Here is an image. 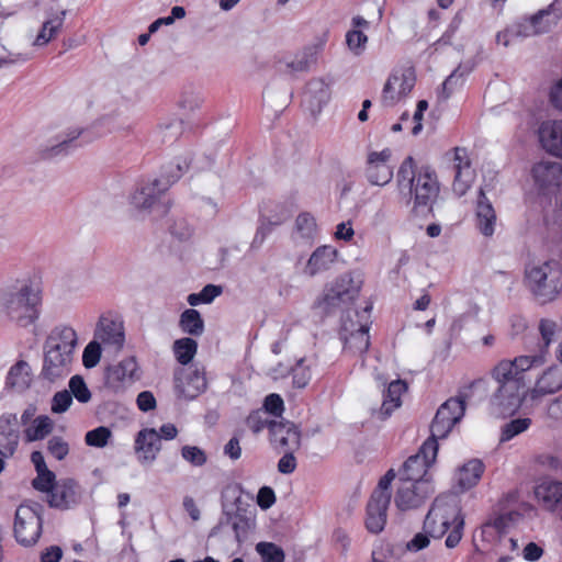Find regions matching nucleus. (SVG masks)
I'll use <instances>...</instances> for the list:
<instances>
[{"label": "nucleus", "mask_w": 562, "mask_h": 562, "mask_svg": "<svg viewBox=\"0 0 562 562\" xmlns=\"http://www.w3.org/2000/svg\"><path fill=\"white\" fill-rule=\"evenodd\" d=\"M265 414H271L274 417H280L284 411V403L282 397L277 393H271L266 396L263 402Z\"/></svg>", "instance_id": "62"}, {"label": "nucleus", "mask_w": 562, "mask_h": 562, "mask_svg": "<svg viewBox=\"0 0 562 562\" xmlns=\"http://www.w3.org/2000/svg\"><path fill=\"white\" fill-rule=\"evenodd\" d=\"M432 493L434 487L430 481H402L395 494L394 503L402 512L414 509L423 505L426 498Z\"/></svg>", "instance_id": "12"}, {"label": "nucleus", "mask_w": 562, "mask_h": 562, "mask_svg": "<svg viewBox=\"0 0 562 562\" xmlns=\"http://www.w3.org/2000/svg\"><path fill=\"white\" fill-rule=\"evenodd\" d=\"M18 424L16 414H3L0 417V456L9 458L15 452L20 432L14 427Z\"/></svg>", "instance_id": "26"}, {"label": "nucleus", "mask_w": 562, "mask_h": 562, "mask_svg": "<svg viewBox=\"0 0 562 562\" xmlns=\"http://www.w3.org/2000/svg\"><path fill=\"white\" fill-rule=\"evenodd\" d=\"M72 403V396L69 391L64 390L57 392L52 400L50 409L55 414H61L66 412Z\"/></svg>", "instance_id": "61"}, {"label": "nucleus", "mask_w": 562, "mask_h": 562, "mask_svg": "<svg viewBox=\"0 0 562 562\" xmlns=\"http://www.w3.org/2000/svg\"><path fill=\"white\" fill-rule=\"evenodd\" d=\"M396 179L400 191L407 190L414 199L413 211L417 215H429L440 191L435 170L429 166L416 170L413 157L408 156L400 166Z\"/></svg>", "instance_id": "2"}, {"label": "nucleus", "mask_w": 562, "mask_h": 562, "mask_svg": "<svg viewBox=\"0 0 562 562\" xmlns=\"http://www.w3.org/2000/svg\"><path fill=\"white\" fill-rule=\"evenodd\" d=\"M175 389L178 396L193 400L206 389V379L199 369L181 368L175 372Z\"/></svg>", "instance_id": "13"}, {"label": "nucleus", "mask_w": 562, "mask_h": 562, "mask_svg": "<svg viewBox=\"0 0 562 562\" xmlns=\"http://www.w3.org/2000/svg\"><path fill=\"white\" fill-rule=\"evenodd\" d=\"M82 134V130L74 128L64 135H59L54 143L47 144L40 150L43 159H53L56 157H64L74 151L79 145L76 140Z\"/></svg>", "instance_id": "27"}, {"label": "nucleus", "mask_w": 562, "mask_h": 562, "mask_svg": "<svg viewBox=\"0 0 562 562\" xmlns=\"http://www.w3.org/2000/svg\"><path fill=\"white\" fill-rule=\"evenodd\" d=\"M476 220L479 231L486 237L494 234L496 214L492 203L485 195L484 189L481 188L476 203Z\"/></svg>", "instance_id": "34"}, {"label": "nucleus", "mask_w": 562, "mask_h": 562, "mask_svg": "<svg viewBox=\"0 0 562 562\" xmlns=\"http://www.w3.org/2000/svg\"><path fill=\"white\" fill-rule=\"evenodd\" d=\"M179 327L191 336H201L204 333V321L199 311L188 308L181 313Z\"/></svg>", "instance_id": "43"}, {"label": "nucleus", "mask_w": 562, "mask_h": 562, "mask_svg": "<svg viewBox=\"0 0 562 562\" xmlns=\"http://www.w3.org/2000/svg\"><path fill=\"white\" fill-rule=\"evenodd\" d=\"M369 329L370 324H362L359 325L358 333L346 335V337L341 338L345 350L360 355L367 352L370 347Z\"/></svg>", "instance_id": "41"}, {"label": "nucleus", "mask_w": 562, "mask_h": 562, "mask_svg": "<svg viewBox=\"0 0 562 562\" xmlns=\"http://www.w3.org/2000/svg\"><path fill=\"white\" fill-rule=\"evenodd\" d=\"M525 282L539 303L552 302L562 290V268L554 260L528 267Z\"/></svg>", "instance_id": "6"}, {"label": "nucleus", "mask_w": 562, "mask_h": 562, "mask_svg": "<svg viewBox=\"0 0 562 562\" xmlns=\"http://www.w3.org/2000/svg\"><path fill=\"white\" fill-rule=\"evenodd\" d=\"M484 471V464L477 459L470 460L458 473V484L462 490H469L476 485Z\"/></svg>", "instance_id": "40"}, {"label": "nucleus", "mask_w": 562, "mask_h": 562, "mask_svg": "<svg viewBox=\"0 0 562 562\" xmlns=\"http://www.w3.org/2000/svg\"><path fill=\"white\" fill-rule=\"evenodd\" d=\"M557 323L551 319H541L539 330L543 340V346L548 348L553 340L555 334Z\"/></svg>", "instance_id": "64"}, {"label": "nucleus", "mask_w": 562, "mask_h": 562, "mask_svg": "<svg viewBox=\"0 0 562 562\" xmlns=\"http://www.w3.org/2000/svg\"><path fill=\"white\" fill-rule=\"evenodd\" d=\"M273 422L274 420L266 418L263 412L255 411L247 417L246 425L254 434H258L265 428L270 430V426Z\"/></svg>", "instance_id": "58"}, {"label": "nucleus", "mask_w": 562, "mask_h": 562, "mask_svg": "<svg viewBox=\"0 0 562 562\" xmlns=\"http://www.w3.org/2000/svg\"><path fill=\"white\" fill-rule=\"evenodd\" d=\"M191 160V157H184L167 166L159 178L140 183L131 195V205L139 213H149L165 192L189 169Z\"/></svg>", "instance_id": "5"}, {"label": "nucleus", "mask_w": 562, "mask_h": 562, "mask_svg": "<svg viewBox=\"0 0 562 562\" xmlns=\"http://www.w3.org/2000/svg\"><path fill=\"white\" fill-rule=\"evenodd\" d=\"M72 360L74 357L71 356L44 350V363L41 374L49 382L63 379L70 373Z\"/></svg>", "instance_id": "18"}, {"label": "nucleus", "mask_w": 562, "mask_h": 562, "mask_svg": "<svg viewBox=\"0 0 562 562\" xmlns=\"http://www.w3.org/2000/svg\"><path fill=\"white\" fill-rule=\"evenodd\" d=\"M202 94L193 88H187L182 91L179 99V106L188 112H194L201 108L203 103Z\"/></svg>", "instance_id": "50"}, {"label": "nucleus", "mask_w": 562, "mask_h": 562, "mask_svg": "<svg viewBox=\"0 0 562 562\" xmlns=\"http://www.w3.org/2000/svg\"><path fill=\"white\" fill-rule=\"evenodd\" d=\"M562 19V5L559 0H554L547 8L537 13L522 19L520 22L512 25L503 32L497 33V40L512 35H522V38L540 35L550 32L558 25Z\"/></svg>", "instance_id": "8"}, {"label": "nucleus", "mask_w": 562, "mask_h": 562, "mask_svg": "<svg viewBox=\"0 0 562 562\" xmlns=\"http://www.w3.org/2000/svg\"><path fill=\"white\" fill-rule=\"evenodd\" d=\"M100 358H101V344L94 339V340L90 341L83 350V355H82L83 366L88 369H91L99 363Z\"/></svg>", "instance_id": "57"}, {"label": "nucleus", "mask_w": 562, "mask_h": 562, "mask_svg": "<svg viewBox=\"0 0 562 562\" xmlns=\"http://www.w3.org/2000/svg\"><path fill=\"white\" fill-rule=\"evenodd\" d=\"M463 16L461 12H457L456 15L451 19L446 32L442 34V36L434 44L435 46H445L450 45L451 41L459 30L461 23H462Z\"/></svg>", "instance_id": "59"}, {"label": "nucleus", "mask_w": 562, "mask_h": 562, "mask_svg": "<svg viewBox=\"0 0 562 562\" xmlns=\"http://www.w3.org/2000/svg\"><path fill=\"white\" fill-rule=\"evenodd\" d=\"M472 66L459 65L442 83L443 99H448L452 91L463 83L464 77L472 71Z\"/></svg>", "instance_id": "47"}, {"label": "nucleus", "mask_w": 562, "mask_h": 562, "mask_svg": "<svg viewBox=\"0 0 562 562\" xmlns=\"http://www.w3.org/2000/svg\"><path fill=\"white\" fill-rule=\"evenodd\" d=\"M538 502L557 516L562 512V482L547 480L535 488Z\"/></svg>", "instance_id": "24"}, {"label": "nucleus", "mask_w": 562, "mask_h": 562, "mask_svg": "<svg viewBox=\"0 0 562 562\" xmlns=\"http://www.w3.org/2000/svg\"><path fill=\"white\" fill-rule=\"evenodd\" d=\"M338 251L329 245L317 247L310 256L303 272L308 277H315L330 269L337 259Z\"/></svg>", "instance_id": "28"}, {"label": "nucleus", "mask_w": 562, "mask_h": 562, "mask_svg": "<svg viewBox=\"0 0 562 562\" xmlns=\"http://www.w3.org/2000/svg\"><path fill=\"white\" fill-rule=\"evenodd\" d=\"M464 401L458 397H451L441 404L435 415L430 426V437L428 439H443L451 431L453 426L461 420L464 415Z\"/></svg>", "instance_id": "11"}, {"label": "nucleus", "mask_w": 562, "mask_h": 562, "mask_svg": "<svg viewBox=\"0 0 562 562\" xmlns=\"http://www.w3.org/2000/svg\"><path fill=\"white\" fill-rule=\"evenodd\" d=\"M66 11H59L50 14L42 24L41 30L38 31L35 40L33 41V46L43 47L46 46L50 41H53L60 32L65 18Z\"/></svg>", "instance_id": "36"}, {"label": "nucleus", "mask_w": 562, "mask_h": 562, "mask_svg": "<svg viewBox=\"0 0 562 562\" xmlns=\"http://www.w3.org/2000/svg\"><path fill=\"white\" fill-rule=\"evenodd\" d=\"M438 453V442L434 439H427L419 451L411 456L400 470V480L407 482L430 481L425 477L428 468L436 461Z\"/></svg>", "instance_id": "10"}, {"label": "nucleus", "mask_w": 562, "mask_h": 562, "mask_svg": "<svg viewBox=\"0 0 562 562\" xmlns=\"http://www.w3.org/2000/svg\"><path fill=\"white\" fill-rule=\"evenodd\" d=\"M112 438V431L105 426H99L92 430H89L85 436V442L87 446L94 448H104L109 440Z\"/></svg>", "instance_id": "48"}, {"label": "nucleus", "mask_w": 562, "mask_h": 562, "mask_svg": "<svg viewBox=\"0 0 562 562\" xmlns=\"http://www.w3.org/2000/svg\"><path fill=\"white\" fill-rule=\"evenodd\" d=\"M311 378L310 366L305 364V358L299 359L292 368L293 385L303 389L308 384Z\"/></svg>", "instance_id": "52"}, {"label": "nucleus", "mask_w": 562, "mask_h": 562, "mask_svg": "<svg viewBox=\"0 0 562 562\" xmlns=\"http://www.w3.org/2000/svg\"><path fill=\"white\" fill-rule=\"evenodd\" d=\"M41 510L42 506L37 503L22 504L16 508L13 531L20 544L30 547L37 542L43 526Z\"/></svg>", "instance_id": "9"}, {"label": "nucleus", "mask_w": 562, "mask_h": 562, "mask_svg": "<svg viewBox=\"0 0 562 562\" xmlns=\"http://www.w3.org/2000/svg\"><path fill=\"white\" fill-rule=\"evenodd\" d=\"M224 514L225 518L221 520L220 525H231L235 533L236 541L240 543L247 537L248 531L252 526V520L246 515L239 513L229 514L225 512Z\"/></svg>", "instance_id": "44"}, {"label": "nucleus", "mask_w": 562, "mask_h": 562, "mask_svg": "<svg viewBox=\"0 0 562 562\" xmlns=\"http://www.w3.org/2000/svg\"><path fill=\"white\" fill-rule=\"evenodd\" d=\"M368 36L360 30H350L346 34V44L355 56H360L367 48Z\"/></svg>", "instance_id": "49"}, {"label": "nucleus", "mask_w": 562, "mask_h": 562, "mask_svg": "<svg viewBox=\"0 0 562 562\" xmlns=\"http://www.w3.org/2000/svg\"><path fill=\"white\" fill-rule=\"evenodd\" d=\"M539 140L547 153L562 159V120L543 123L539 128Z\"/></svg>", "instance_id": "29"}, {"label": "nucleus", "mask_w": 562, "mask_h": 562, "mask_svg": "<svg viewBox=\"0 0 562 562\" xmlns=\"http://www.w3.org/2000/svg\"><path fill=\"white\" fill-rule=\"evenodd\" d=\"M535 182L542 189L562 190V165L557 161H540L532 168Z\"/></svg>", "instance_id": "22"}, {"label": "nucleus", "mask_w": 562, "mask_h": 562, "mask_svg": "<svg viewBox=\"0 0 562 562\" xmlns=\"http://www.w3.org/2000/svg\"><path fill=\"white\" fill-rule=\"evenodd\" d=\"M161 449V442L156 429L145 428L135 438V451L142 453L143 461H154Z\"/></svg>", "instance_id": "32"}, {"label": "nucleus", "mask_w": 562, "mask_h": 562, "mask_svg": "<svg viewBox=\"0 0 562 562\" xmlns=\"http://www.w3.org/2000/svg\"><path fill=\"white\" fill-rule=\"evenodd\" d=\"M182 133L183 121L176 116L164 119L157 128V134L160 137V140L166 144L175 143Z\"/></svg>", "instance_id": "42"}, {"label": "nucleus", "mask_w": 562, "mask_h": 562, "mask_svg": "<svg viewBox=\"0 0 562 562\" xmlns=\"http://www.w3.org/2000/svg\"><path fill=\"white\" fill-rule=\"evenodd\" d=\"M414 85L415 78L412 76V74L390 76L382 91V102L385 105H394L412 91Z\"/></svg>", "instance_id": "21"}, {"label": "nucleus", "mask_w": 562, "mask_h": 562, "mask_svg": "<svg viewBox=\"0 0 562 562\" xmlns=\"http://www.w3.org/2000/svg\"><path fill=\"white\" fill-rule=\"evenodd\" d=\"M531 424L532 420L529 417L512 419L504 424L501 431V442L509 441L516 436L522 434L531 426Z\"/></svg>", "instance_id": "46"}, {"label": "nucleus", "mask_w": 562, "mask_h": 562, "mask_svg": "<svg viewBox=\"0 0 562 562\" xmlns=\"http://www.w3.org/2000/svg\"><path fill=\"white\" fill-rule=\"evenodd\" d=\"M317 61V50L315 47H305L296 53L292 59L279 61V69L285 74L294 75L305 72Z\"/></svg>", "instance_id": "35"}, {"label": "nucleus", "mask_w": 562, "mask_h": 562, "mask_svg": "<svg viewBox=\"0 0 562 562\" xmlns=\"http://www.w3.org/2000/svg\"><path fill=\"white\" fill-rule=\"evenodd\" d=\"M41 305L42 293L32 282H18L0 291V314L18 327L35 324Z\"/></svg>", "instance_id": "3"}, {"label": "nucleus", "mask_w": 562, "mask_h": 562, "mask_svg": "<svg viewBox=\"0 0 562 562\" xmlns=\"http://www.w3.org/2000/svg\"><path fill=\"white\" fill-rule=\"evenodd\" d=\"M55 479V473L49 469L37 471V476L33 480L32 485L35 490L48 493L49 495L57 483Z\"/></svg>", "instance_id": "54"}, {"label": "nucleus", "mask_w": 562, "mask_h": 562, "mask_svg": "<svg viewBox=\"0 0 562 562\" xmlns=\"http://www.w3.org/2000/svg\"><path fill=\"white\" fill-rule=\"evenodd\" d=\"M69 389L71 396L74 395L78 402L88 403L90 401L91 392L81 375H74L70 378Z\"/></svg>", "instance_id": "53"}, {"label": "nucleus", "mask_w": 562, "mask_h": 562, "mask_svg": "<svg viewBox=\"0 0 562 562\" xmlns=\"http://www.w3.org/2000/svg\"><path fill=\"white\" fill-rule=\"evenodd\" d=\"M172 350L177 361L182 366H187L192 361L198 351V342L193 338L183 337L173 342Z\"/></svg>", "instance_id": "45"}, {"label": "nucleus", "mask_w": 562, "mask_h": 562, "mask_svg": "<svg viewBox=\"0 0 562 562\" xmlns=\"http://www.w3.org/2000/svg\"><path fill=\"white\" fill-rule=\"evenodd\" d=\"M54 429V422L47 415H40L27 425L24 430V439L26 442L43 440Z\"/></svg>", "instance_id": "38"}, {"label": "nucleus", "mask_w": 562, "mask_h": 562, "mask_svg": "<svg viewBox=\"0 0 562 562\" xmlns=\"http://www.w3.org/2000/svg\"><path fill=\"white\" fill-rule=\"evenodd\" d=\"M94 339L104 346L112 347L115 351L121 350L125 341L122 322L102 316L97 325Z\"/></svg>", "instance_id": "16"}, {"label": "nucleus", "mask_w": 562, "mask_h": 562, "mask_svg": "<svg viewBox=\"0 0 562 562\" xmlns=\"http://www.w3.org/2000/svg\"><path fill=\"white\" fill-rule=\"evenodd\" d=\"M80 494V486L75 480L61 479L48 495V504L54 508L68 509L79 503Z\"/></svg>", "instance_id": "15"}, {"label": "nucleus", "mask_w": 562, "mask_h": 562, "mask_svg": "<svg viewBox=\"0 0 562 562\" xmlns=\"http://www.w3.org/2000/svg\"><path fill=\"white\" fill-rule=\"evenodd\" d=\"M390 502L384 498L370 497L367 504L366 527L372 533H379L384 529Z\"/></svg>", "instance_id": "33"}, {"label": "nucleus", "mask_w": 562, "mask_h": 562, "mask_svg": "<svg viewBox=\"0 0 562 562\" xmlns=\"http://www.w3.org/2000/svg\"><path fill=\"white\" fill-rule=\"evenodd\" d=\"M296 232L303 238H312L316 231L315 218L308 213H301L295 221Z\"/></svg>", "instance_id": "55"}, {"label": "nucleus", "mask_w": 562, "mask_h": 562, "mask_svg": "<svg viewBox=\"0 0 562 562\" xmlns=\"http://www.w3.org/2000/svg\"><path fill=\"white\" fill-rule=\"evenodd\" d=\"M48 452L57 460H64L68 452L69 446L61 437H53L47 442Z\"/></svg>", "instance_id": "60"}, {"label": "nucleus", "mask_w": 562, "mask_h": 562, "mask_svg": "<svg viewBox=\"0 0 562 562\" xmlns=\"http://www.w3.org/2000/svg\"><path fill=\"white\" fill-rule=\"evenodd\" d=\"M463 527L464 519L453 496L437 497L424 520V531L436 539L451 529L446 539V546L450 549L459 544Z\"/></svg>", "instance_id": "4"}, {"label": "nucleus", "mask_w": 562, "mask_h": 562, "mask_svg": "<svg viewBox=\"0 0 562 562\" xmlns=\"http://www.w3.org/2000/svg\"><path fill=\"white\" fill-rule=\"evenodd\" d=\"M137 370V362L133 357L123 359L115 366L109 367L105 373V384L114 392L123 390L126 382H132Z\"/></svg>", "instance_id": "25"}, {"label": "nucleus", "mask_w": 562, "mask_h": 562, "mask_svg": "<svg viewBox=\"0 0 562 562\" xmlns=\"http://www.w3.org/2000/svg\"><path fill=\"white\" fill-rule=\"evenodd\" d=\"M372 306H367L362 312L348 308L341 317L340 338L358 333L359 325L369 324V313Z\"/></svg>", "instance_id": "39"}, {"label": "nucleus", "mask_w": 562, "mask_h": 562, "mask_svg": "<svg viewBox=\"0 0 562 562\" xmlns=\"http://www.w3.org/2000/svg\"><path fill=\"white\" fill-rule=\"evenodd\" d=\"M256 550L261 555L262 562H284L283 550L272 542H259Z\"/></svg>", "instance_id": "51"}, {"label": "nucleus", "mask_w": 562, "mask_h": 562, "mask_svg": "<svg viewBox=\"0 0 562 562\" xmlns=\"http://www.w3.org/2000/svg\"><path fill=\"white\" fill-rule=\"evenodd\" d=\"M562 389V364L548 368L537 379L532 397L554 394Z\"/></svg>", "instance_id": "30"}, {"label": "nucleus", "mask_w": 562, "mask_h": 562, "mask_svg": "<svg viewBox=\"0 0 562 562\" xmlns=\"http://www.w3.org/2000/svg\"><path fill=\"white\" fill-rule=\"evenodd\" d=\"M77 347V334L69 326H57L47 336L44 350H52L74 357Z\"/></svg>", "instance_id": "19"}, {"label": "nucleus", "mask_w": 562, "mask_h": 562, "mask_svg": "<svg viewBox=\"0 0 562 562\" xmlns=\"http://www.w3.org/2000/svg\"><path fill=\"white\" fill-rule=\"evenodd\" d=\"M453 162L454 180L452 189L458 196H462L467 193L473 180L471 160L465 148H454Z\"/></svg>", "instance_id": "17"}, {"label": "nucleus", "mask_w": 562, "mask_h": 562, "mask_svg": "<svg viewBox=\"0 0 562 562\" xmlns=\"http://www.w3.org/2000/svg\"><path fill=\"white\" fill-rule=\"evenodd\" d=\"M361 280L347 272L338 277L324 290L323 295L315 305L323 314L329 315L338 310L347 311L348 306L358 297Z\"/></svg>", "instance_id": "7"}, {"label": "nucleus", "mask_w": 562, "mask_h": 562, "mask_svg": "<svg viewBox=\"0 0 562 562\" xmlns=\"http://www.w3.org/2000/svg\"><path fill=\"white\" fill-rule=\"evenodd\" d=\"M30 366L26 361L20 360L10 368L5 386L16 392H22L30 386Z\"/></svg>", "instance_id": "37"}, {"label": "nucleus", "mask_w": 562, "mask_h": 562, "mask_svg": "<svg viewBox=\"0 0 562 562\" xmlns=\"http://www.w3.org/2000/svg\"><path fill=\"white\" fill-rule=\"evenodd\" d=\"M181 457L194 467H202L207 461L205 452L196 446H183Z\"/></svg>", "instance_id": "56"}, {"label": "nucleus", "mask_w": 562, "mask_h": 562, "mask_svg": "<svg viewBox=\"0 0 562 562\" xmlns=\"http://www.w3.org/2000/svg\"><path fill=\"white\" fill-rule=\"evenodd\" d=\"M271 442L278 447L294 451L301 445V432L291 422H273L270 426Z\"/></svg>", "instance_id": "23"}, {"label": "nucleus", "mask_w": 562, "mask_h": 562, "mask_svg": "<svg viewBox=\"0 0 562 562\" xmlns=\"http://www.w3.org/2000/svg\"><path fill=\"white\" fill-rule=\"evenodd\" d=\"M536 362H541V357L519 356L513 361L503 360L493 369L492 375L498 389L492 397V404L499 414L513 415L520 408L531 382L527 372Z\"/></svg>", "instance_id": "1"}, {"label": "nucleus", "mask_w": 562, "mask_h": 562, "mask_svg": "<svg viewBox=\"0 0 562 562\" xmlns=\"http://www.w3.org/2000/svg\"><path fill=\"white\" fill-rule=\"evenodd\" d=\"M30 59L27 54L10 53L4 46H0V69L14 65L16 63H25Z\"/></svg>", "instance_id": "63"}, {"label": "nucleus", "mask_w": 562, "mask_h": 562, "mask_svg": "<svg viewBox=\"0 0 562 562\" xmlns=\"http://www.w3.org/2000/svg\"><path fill=\"white\" fill-rule=\"evenodd\" d=\"M407 390V384L402 380L392 381L384 395L383 402L379 411L374 412L378 419L384 420L391 416L394 409L398 408L402 404L401 396Z\"/></svg>", "instance_id": "31"}, {"label": "nucleus", "mask_w": 562, "mask_h": 562, "mask_svg": "<svg viewBox=\"0 0 562 562\" xmlns=\"http://www.w3.org/2000/svg\"><path fill=\"white\" fill-rule=\"evenodd\" d=\"M392 151L385 148L368 155L366 177L373 186H385L393 178V168L389 165Z\"/></svg>", "instance_id": "14"}, {"label": "nucleus", "mask_w": 562, "mask_h": 562, "mask_svg": "<svg viewBox=\"0 0 562 562\" xmlns=\"http://www.w3.org/2000/svg\"><path fill=\"white\" fill-rule=\"evenodd\" d=\"M330 99V82L324 78H313L307 85L303 94V102L311 113H319Z\"/></svg>", "instance_id": "20"}]
</instances>
